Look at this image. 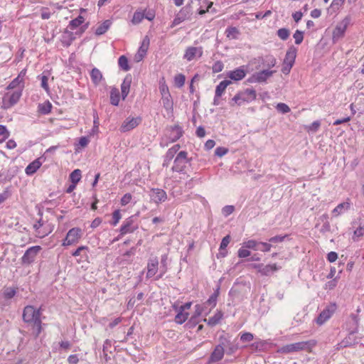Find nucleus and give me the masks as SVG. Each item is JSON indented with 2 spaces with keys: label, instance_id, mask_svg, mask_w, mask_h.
I'll list each match as a JSON object with an SVG mask.
<instances>
[{
  "label": "nucleus",
  "instance_id": "f257e3e1",
  "mask_svg": "<svg viewBox=\"0 0 364 364\" xmlns=\"http://www.w3.org/2000/svg\"><path fill=\"white\" fill-rule=\"evenodd\" d=\"M41 309H36L33 306H26L23 311V320L25 323L32 324L33 333L35 337L39 336L42 331Z\"/></svg>",
  "mask_w": 364,
  "mask_h": 364
},
{
  "label": "nucleus",
  "instance_id": "f03ea898",
  "mask_svg": "<svg viewBox=\"0 0 364 364\" xmlns=\"http://www.w3.org/2000/svg\"><path fill=\"white\" fill-rule=\"evenodd\" d=\"M315 345L316 341L314 340L301 341L283 346L278 350V352L287 354L301 350L310 351Z\"/></svg>",
  "mask_w": 364,
  "mask_h": 364
},
{
  "label": "nucleus",
  "instance_id": "7ed1b4c3",
  "mask_svg": "<svg viewBox=\"0 0 364 364\" xmlns=\"http://www.w3.org/2000/svg\"><path fill=\"white\" fill-rule=\"evenodd\" d=\"M256 91L254 89H246L237 92L230 102L231 106L235 105H241L244 102H249L256 99Z\"/></svg>",
  "mask_w": 364,
  "mask_h": 364
},
{
  "label": "nucleus",
  "instance_id": "20e7f679",
  "mask_svg": "<svg viewBox=\"0 0 364 364\" xmlns=\"http://www.w3.org/2000/svg\"><path fill=\"white\" fill-rule=\"evenodd\" d=\"M351 18L350 16H346L341 21L338 22L332 33V42L336 43L338 41L345 36L348 26L350 25Z\"/></svg>",
  "mask_w": 364,
  "mask_h": 364
},
{
  "label": "nucleus",
  "instance_id": "39448f33",
  "mask_svg": "<svg viewBox=\"0 0 364 364\" xmlns=\"http://www.w3.org/2000/svg\"><path fill=\"white\" fill-rule=\"evenodd\" d=\"M190 161L191 159L188 158V153L186 151H181L174 159V164L171 170L175 172L184 173L186 164L190 163Z\"/></svg>",
  "mask_w": 364,
  "mask_h": 364
},
{
  "label": "nucleus",
  "instance_id": "423d86ee",
  "mask_svg": "<svg viewBox=\"0 0 364 364\" xmlns=\"http://www.w3.org/2000/svg\"><path fill=\"white\" fill-rule=\"evenodd\" d=\"M41 250L42 247L39 245L32 246L28 248L21 258V264L26 266L31 265L34 262Z\"/></svg>",
  "mask_w": 364,
  "mask_h": 364
},
{
  "label": "nucleus",
  "instance_id": "0eeeda50",
  "mask_svg": "<svg viewBox=\"0 0 364 364\" xmlns=\"http://www.w3.org/2000/svg\"><path fill=\"white\" fill-rule=\"evenodd\" d=\"M82 230L80 228H73L68 232L63 241V246H70L77 244L82 237Z\"/></svg>",
  "mask_w": 364,
  "mask_h": 364
},
{
  "label": "nucleus",
  "instance_id": "6e6552de",
  "mask_svg": "<svg viewBox=\"0 0 364 364\" xmlns=\"http://www.w3.org/2000/svg\"><path fill=\"white\" fill-rule=\"evenodd\" d=\"M142 119L141 117H127L122 124L119 130L121 132H129L134 128H136L138 125L141 124Z\"/></svg>",
  "mask_w": 364,
  "mask_h": 364
},
{
  "label": "nucleus",
  "instance_id": "1a4fd4ad",
  "mask_svg": "<svg viewBox=\"0 0 364 364\" xmlns=\"http://www.w3.org/2000/svg\"><path fill=\"white\" fill-rule=\"evenodd\" d=\"M22 95L21 90H16L11 94L7 93L3 97V107L5 109H9L16 105Z\"/></svg>",
  "mask_w": 364,
  "mask_h": 364
},
{
  "label": "nucleus",
  "instance_id": "9d476101",
  "mask_svg": "<svg viewBox=\"0 0 364 364\" xmlns=\"http://www.w3.org/2000/svg\"><path fill=\"white\" fill-rule=\"evenodd\" d=\"M336 309V305L332 304L326 306L318 316L316 319V322L318 325H323L326 321H328L331 316L333 314Z\"/></svg>",
  "mask_w": 364,
  "mask_h": 364
},
{
  "label": "nucleus",
  "instance_id": "9b49d317",
  "mask_svg": "<svg viewBox=\"0 0 364 364\" xmlns=\"http://www.w3.org/2000/svg\"><path fill=\"white\" fill-rule=\"evenodd\" d=\"M151 200L156 204L165 202L167 200L166 191L161 188H152L149 192Z\"/></svg>",
  "mask_w": 364,
  "mask_h": 364
},
{
  "label": "nucleus",
  "instance_id": "f8f14e48",
  "mask_svg": "<svg viewBox=\"0 0 364 364\" xmlns=\"http://www.w3.org/2000/svg\"><path fill=\"white\" fill-rule=\"evenodd\" d=\"M275 73L274 70H263L262 71L254 73L249 79L250 82H264L268 78L272 76Z\"/></svg>",
  "mask_w": 364,
  "mask_h": 364
},
{
  "label": "nucleus",
  "instance_id": "ddd939ff",
  "mask_svg": "<svg viewBox=\"0 0 364 364\" xmlns=\"http://www.w3.org/2000/svg\"><path fill=\"white\" fill-rule=\"evenodd\" d=\"M225 346V343L224 342H222L221 343L217 345L213 351L211 353L208 363L210 364L212 363H216L220 360H221L224 356L225 354V350L224 347Z\"/></svg>",
  "mask_w": 364,
  "mask_h": 364
},
{
  "label": "nucleus",
  "instance_id": "4468645a",
  "mask_svg": "<svg viewBox=\"0 0 364 364\" xmlns=\"http://www.w3.org/2000/svg\"><path fill=\"white\" fill-rule=\"evenodd\" d=\"M203 50L201 46L200 47H193L190 46L188 47L183 55V58L187 60L188 61L193 60L196 56L200 58L203 55Z\"/></svg>",
  "mask_w": 364,
  "mask_h": 364
},
{
  "label": "nucleus",
  "instance_id": "2eb2a0df",
  "mask_svg": "<svg viewBox=\"0 0 364 364\" xmlns=\"http://www.w3.org/2000/svg\"><path fill=\"white\" fill-rule=\"evenodd\" d=\"M146 278L149 279L156 275L159 269V259L157 257H151L147 262Z\"/></svg>",
  "mask_w": 364,
  "mask_h": 364
},
{
  "label": "nucleus",
  "instance_id": "dca6fc26",
  "mask_svg": "<svg viewBox=\"0 0 364 364\" xmlns=\"http://www.w3.org/2000/svg\"><path fill=\"white\" fill-rule=\"evenodd\" d=\"M138 228L136 225L134 224V220L132 217L127 218L120 228V234L122 235L127 233H132Z\"/></svg>",
  "mask_w": 364,
  "mask_h": 364
},
{
  "label": "nucleus",
  "instance_id": "f3484780",
  "mask_svg": "<svg viewBox=\"0 0 364 364\" xmlns=\"http://www.w3.org/2000/svg\"><path fill=\"white\" fill-rule=\"evenodd\" d=\"M149 46V38L146 36L142 41L141 45L139 48L137 53L135 55L134 59L136 62L141 61L146 55Z\"/></svg>",
  "mask_w": 364,
  "mask_h": 364
},
{
  "label": "nucleus",
  "instance_id": "a211bd4d",
  "mask_svg": "<svg viewBox=\"0 0 364 364\" xmlns=\"http://www.w3.org/2000/svg\"><path fill=\"white\" fill-rule=\"evenodd\" d=\"M245 66H240L228 73L227 76L232 80L238 81L242 80L246 75Z\"/></svg>",
  "mask_w": 364,
  "mask_h": 364
},
{
  "label": "nucleus",
  "instance_id": "6ab92c4d",
  "mask_svg": "<svg viewBox=\"0 0 364 364\" xmlns=\"http://www.w3.org/2000/svg\"><path fill=\"white\" fill-rule=\"evenodd\" d=\"M132 82V77L130 74H128L125 76L124 78V80L121 85V92H122V100H125V98L127 97L131 84Z\"/></svg>",
  "mask_w": 364,
  "mask_h": 364
},
{
  "label": "nucleus",
  "instance_id": "aec40b11",
  "mask_svg": "<svg viewBox=\"0 0 364 364\" xmlns=\"http://www.w3.org/2000/svg\"><path fill=\"white\" fill-rule=\"evenodd\" d=\"M44 225H45L38 228V229L37 230H35L36 236L40 238H43L53 232L54 228V225L51 223H45Z\"/></svg>",
  "mask_w": 364,
  "mask_h": 364
},
{
  "label": "nucleus",
  "instance_id": "412c9836",
  "mask_svg": "<svg viewBox=\"0 0 364 364\" xmlns=\"http://www.w3.org/2000/svg\"><path fill=\"white\" fill-rule=\"evenodd\" d=\"M297 49L294 46H291L287 50L285 58L284 59V63H288L289 65H294L296 57Z\"/></svg>",
  "mask_w": 364,
  "mask_h": 364
},
{
  "label": "nucleus",
  "instance_id": "4be33fe9",
  "mask_svg": "<svg viewBox=\"0 0 364 364\" xmlns=\"http://www.w3.org/2000/svg\"><path fill=\"white\" fill-rule=\"evenodd\" d=\"M353 227L355 228L353 232V239L360 237L364 235V221L361 218L353 223Z\"/></svg>",
  "mask_w": 364,
  "mask_h": 364
},
{
  "label": "nucleus",
  "instance_id": "5701e85b",
  "mask_svg": "<svg viewBox=\"0 0 364 364\" xmlns=\"http://www.w3.org/2000/svg\"><path fill=\"white\" fill-rule=\"evenodd\" d=\"M90 75L92 82L95 86L99 85L101 81L104 79L102 72L97 68H94L91 70Z\"/></svg>",
  "mask_w": 364,
  "mask_h": 364
},
{
  "label": "nucleus",
  "instance_id": "b1692460",
  "mask_svg": "<svg viewBox=\"0 0 364 364\" xmlns=\"http://www.w3.org/2000/svg\"><path fill=\"white\" fill-rule=\"evenodd\" d=\"M41 165L42 163L40 161V158L36 159L27 166L25 172L28 176H31L37 171Z\"/></svg>",
  "mask_w": 364,
  "mask_h": 364
},
{
  "label": "nucleus",
  "instance_id": "393cba45",
  "mask_svg": "<svg viewBox=\"0 0 364 364\" xmlns=\"http://www.w3.org/2000/svg\"><path fill=\"white\" fill-rule=\"evenodd\" d=\"M163 107L166 109L168 114H173V101L171 97V95H167L161 97Z\"/></svg>",
  "mask_w": 364,
  "mask_h": 364
},
{
  "label": "nucleus",
  "instance_id": "a878e982",
  "mask_svg": "<svg viewBox=\"0 0 364 364\" xmlns=\"http://www.w3.org/2000/svg\"><path fill=\"white\" fill-rule=\"evenodd\" d=\"M183 131L179 125H174L171 127V134H170V139L172 142L176 141L179 139L183 135Z\"/></svg>",
  "mask_w": 364,
  "mask_h": 364
},
{
  "label": "nucleus",
  "instance_id": "bb28decb",
  "mask_svg": "<svg viewBox=\"0 0 364 364\" xmlns=\"http://www.w3.org/2000/svg\"><path fill=\"white\" fill-rule=\"evenodd\" d=\"M280 269L279 267L277 265V264H267L262 266V269L260 270V274L262 276H270L274 272H277Z\"/></svg>",
  "mask_w": 364,
  "mask_h": 364
},
{
  "label": "nucleus",
  "instance_id": "cd10ccee",
  "mask_svg": "<svg viewBox=\"0 0 364 364\" xmlns=\"http://www.w3.org/2000/svg\"><path fill=\"white\" fill-rule=\"evenodd\" d=\"M75 37L73 32L65 29L62 36V43L65 47H69Z\"/></svg>",
  "mask_w": 364,
  "mask_h": 364
},
{
  "label": "nucleus",
  "instance_id": "c85d7f7f",
  "mask_svg": "<svg viewBox=\"0 0 364 364\" xmlns=\"http://www.w3.org/2000/svg\"><path fill=\"white\" fill-rule=\"evenodd\" d=\"M231 84V81L228 80H225L220 82L215 88V94L217 97H221L223 94L225 92L227 87Z\"/></svg>",
  "mask_w": 364,
  "mask_h": 364
},
{
  "label": "nucleus",
  "instance_id": "c756f323",
  "mask_svg": "<svg viewBox=\"0 0 364 364\" xmlns=\"http://www.w3.org/2000/svg\"><path fill=\"white\" fill-rule=\"evenodd\" d=\"M120 93L117 87H112L110 91V103L114 106L119 105Z\"/></svg>",
  "mask_w": 364,
  "mask_h": 364
},
{
  "label": "nucleus",
  "instance_id": "7c9ffc66",
  "mask_svg": "<svg viewBox=\"0 0 364 364\" xmlns=\"http://www.w3.org/2000/svg\"><path fill=\"white\" fill-rule=\"evenodd\" d=\"M112 25L110 20H105L102 24H100L95 31L97 36H101L105 33Z\"/></svg>",
  "mask_w": 364,
  "mask_h": 364
},
{
  "label": "nucleus",
  "instance_id": "2f4dec72",
  "mask_svg": "<svg viewBox=\"0 0 364 364\" xmlns=\"http://www.w3.org/2000/svg\"><path fill=\"white\" fill-rule=\"evenodd\" d=\"M240 33L238 28L234 26L228 27L225 30L226 37L229 39H237Z\"/></svg>",
  "mask_w": 364,
  "mask_h": 364
},
{
  "label": "nucleus",
  "instance_id": "473e14b6",
  "mask_svg": "<svg viewBox=\"0 0 364 364\" xmlns=\"http://www.w3.org/2000/svg\"><path fill=\"white\" fill-rule=\"evenodd\" d=\"M167 259L168 256L167 255H163L161 258V273L156 277V280H159L161 279L164 276V274L167 272Z\"/></svg>",
  "mask_w": 364,
  "mask_h": 364
},
{
  "label": "nucleus",
  "instance_id": "72a5a7b5",
  "mask_svg": "<svg viewBox=\"0 0 364 364\" xmlns=\"http://www.w3.org/2000/svg\"><path fill=\"white\" fill-rule=\"evenodd\" d=\"M223 314L222 313V311H218L214 314L213 316L210 317L208 319L207 323L209 326H214L217 325L220 321V320L223 318Z\"/></svg>",
  "mask_w": 364,
  "mask_h": 364
},
{
  "label": "nucleus",
  "instance_id": "f704fd0d",
  "mask_svg": "<svg viewBox=\"0 0 364 364\" xmlns=\"http://www.w3.org/2000/svg\"><path fill=\"white\" fill-rule=\"evenodd\" d=\"M220 293V287H218L216 290L210 296L206 301L205 304L210 306L212 308L215 307L217 304V299Z\"/></svg>",
  "mask_w": 364,
  "mask_h": 364
},
{
  "label": "nucleus",
  "instance_id": "c9c22d12",
  "mask_svg": "<svg viewBox=\"0 0 364 364\" xmlns=\"http://www.w3.org/2000/svg\"><path fill=\"white\" fill-rule=\"evenodd\" d=\"M38 215L40 218L36 220V222L33 225L34 230H37L38 229V228L45 225V223H49L48 220H45L43 218V210L41 208H38Z\"/></svg>",
  "mask_w": 364,
  "mask_h": 364
},
{
  "label": "nucleus",
  "instance_id": "e433bc0d",
  "mask_svg": "<svg viewBox=\"0 0 364 364\" xmlns=\"http://www.w3.org/2000/svg\"><path fill=\"white\" fill-rule=\"evenodd\" d=\"M52 104L49 101L44 103L39 104L38 106V111L43 114H48L51 112Z\"/></svg>",
  "mask_w": 364,
  "mask_h": 364
},
{
  "label": "nucleus",
  "instance_id": "4c0bfd02",
  "mask_svg": "<svg viewBox=\"0 0 364 364\" xmlns=\"http://www.w3.org/2000/svg\"><path fill=\"white\" fill-rule=\"evenodd\" d=\"M119 67L124 71H128L131 69L127 58L125 55H121L118 59Z\"/></svg>",
  "mask_w": 364,
  "mask_h": 364
},
{
  "label": "nucleus",
  "instance_id": "58836bf2",
  "mask_svg": "<svg viewBox=\"0 0 364 364\" xmlns=\"http://www.w3.org/2000/svg\"><path fill=\"white\" fill-rule=\"evenodd\" d=\"M200 5V9L199 10V14L203 15L208 11L209 9L213 6V2L208 0H198Z\"/></svg>",
  "mask_w": 364,
  "mask_h": 364
},
{
  "label": "nucleus",
  "instance_id": "ea45409f",
  "mask_svg": "<svg viewBox=\"0 0 364 364\" xmlns=\"http://www.w3.org/2000/svg\"><path fill=\"white\" fill-rule=\"evenodd\" d=\"M243 247L247 249H251L253 250H259V242H257L255 240H249L242 243Z\"/></svg>",
  "mask_w": 364,
  "mask_h": 364
},
{
  "label": "nucleus",
  "instance_id": "a19ab883",
  "mask_svg": "<svg viewBox=\"0 0 364 364\" xmlns=\"http://www.w3.org/2000/svg\"><path fill=\"white\" fill-rule=\"evenodd\" d=\"M350 208V203L348 202L341 203L338 204L333 210V213L336 215H338L343 212V210H346Z\"/></svg>",
  "mask_w": 364,
  "mask_h": 364
},
{
  "label": "nucleus",
  "instance_id": "79ce46f5",
  "mask_svg": "<svg viewBox=\"0 0 364 364\" xmlns=\"http://www.w3.org/2000/svg\"><path fill=\"white\" fill-rule=\"evenodd\" d=\"M81 171L80 169H75L70 174V179L72 183L77 184L81 179Z\"/></svg>",
  "mask_w": 364,
  "mask_h": 364
},
{
  "label": "nucleus",
  "instance_id": "37998d69",
  "mask_svg": "<svg viewBox=\"0 0 364 364\" xmlns=\"http://www.w3.org/2000/svg\"><path fill=\"white\" fill-rule=\"evenodd\" d=\"M84 18L82 16H78L77 18L71 20L69 23V27L70 29L74 30L80 26L84 22Z\"/></svg>",
  "mask_w": 364,
  "mask_h": 364
},
{
  "label": "nucleus",
  "instance_id": "c03bdc74",
  "mask_svg": "<svg viewBox=\"0 0 364 364\" xmlns=\"http://www.w3.org/2000/svg\"><path fill=\"white\" fill-rule=\"evenodd\" d=\"M188 316V313H184L183 311L179 310L175 316L174 321L178 324H182L187 320Z\"/></svg>",
  "mask_w": 364,
  "mask_h": 364
},
{
  "label": "nucleus",
  "instance_id": "a18cd8bd",
  "mask_svg": "<svg viewBox=\"0 0 364 364\" xmlns=\"http://www.w3.org/2000/svg\"><path fill=\"white\" fill-rule=\"evenodd\" d=\"M204 307L200 304L195 306V311L193 315L191 316L190 321L197 322V318L203 314Z\"/></svg>",
  "mask_w": 364,
  "mask_h": 364
},
{
  "label": "nucleus",
  "instance_id": "49530a36",
  "mask_svg": "<svg viewBox=\"0 0 364 364\" xmlns=\"http://www.w3.org/2000/svg\"><path fill=\"white\" fill-rule=\"evenodd\" d=\"M17 87H20V90H21L22 91V89L24 87V84H23V82L21 81V79H19L17 77L16 78H14L11 82L10 84L9 85L7 89H14Z\"/></svg>",
  "mask_w": 364,
  "mask_h": 364
},
{
  "label": "nucleus",
  "instance_id": "de8ad7c7",
  "mask_svg": "<svg viewBox=\"0 0 364 364\" xmlns=\"http://www.w3.org/2000/svg\"><path fill=\"white\" fill-rule=\"evenodd\" d=\"M87 251L88 247L87 246H80L78 248H77L73 253L72 255L74 257H77L79 255H82L84 257H87Z\"/></svg>",
  "mask_w": 364,
  "mask_h": 364
},
{
  "label": "nucleus",
  "instance_id": "09e8293b",
  "mask_svg": "<svg viewBox=\"0 0 364 364\" xmlns=\"http://www.w3.org/2000/svg\"><path fill=\"white\" fill-rule=\"evenodd\" d=\"M277 35L281 40L286 41L290 36V31L288 28H282L277 31Z\"/></svg>",
  "mask_w": 364,
  "mask_h": 364
},
{
  "label": "nucleus",
  "instance_id": "8fccbe9b",
  "mask_svg": "<svg viewBox=\"0 0 364 364\" xmlns=\"http://www.w3.org/2000/svg\"><path fill=\"white\" fill-rule=\"evenodd\" d=\"M144 18V12H141V11H136L134 13V15H133V17L132 19V22L133 24L136 25V24L140 23Z\"/></svg>",
  "mask_w": 364,
  "mask_h": 364
},
{
  "label": "nucleus",
  "instance_id": "3c124183",
  "mask_svg": "<svg viewBox=\"0 0 364 364\" xmlns=\"http://www.w3.org/2000/svg\"><path fill=\"white\" fill-rule=\"evenodd\" d=\"M179 149H180L179 144H176V145L173 146L171 148H170L166 154V159L168 161L171 160L174 157V155L176 154V153L179 150Z\"/></svg>",
  "mask_w": 364,
  "mask_h": 364
},
{
  "label": "nucleus",
  "instance_id": "603ef678",
  "mask_svg": "<svg viewBox=\"0 0 364 364\" xmlns=\"http://www.w3.org/2000/svg\"><path fill=\"white\" fill-rule=\"evenodd\" d=\"M16 294V289L15 288L8 287L6 288L3 292V296L6 299H10L13 298Z\"/></svg>",
  "mask_w": 364,
  "mask_h": 364
},
{
  "label": "nucleus",
  "instance_id": "864d4df0",
  "mask_svg": "<svg viewBox=\"0 0 364 364\" xmlns=\"http://www.w3.org/2000/svg\"><path fill=\"white\" fill-rule=\"evenodd\" d=\"M186 77L183 74H178L174 77V83L177 87H181L184 85Z\"/></svg>",
  "mask_w": 364,
  "mask_h": 364
},
{
  "label": "nucleus",
  "instance_id": "5fc2aeb1",
  "mask_svg": "<svg viewBox=\"0 0 364 364\" xmlns=\"http://www.w3.org/2000/svg\"><path fill=\"white\" fill-rule=\"evenodd\" d=\"M177 14H181L180 17H184V21L191 14V6L188 4L181 9Z\"/></svg>",
  "mask_w": 364,
  "mask_h": 364
},
{
  "label": "nucleus",
  "instance_id": "6e6d98bb",
  "mask_svg": "<svg viewBox=\"0 0 364 364\" xmlns=\"http://www.w3.org/2000/svg\"><path fill=\"white\" fill-rule=\"evenodd\" d=\"M9 136V132L6 126L0 124V144L4 141Z\"/></svg>",
  "mask_w": 364,
  "mask_h": 364
},
{
  "label": "nucleus",
  "instance_id": "4d7b16f0",
  "mask_svg": "<svg viewBox=\"0 0 364 364\" xmlns=\"http://www.w3.org/2000/svg\"><path fill=\"white\" fill-rule=\"evenodd\" d=\"M276 109L277 110V112L282 114H287L291 110L287 104L283 102L278 103L276 106Z\"/></svg>",
  "mask_w": 364,
  "mask_h": 364
},
{
  "label": "nucleus",
  "instance_id": "13d9d810",
  "mask_svg": "<svg viewBox=\"0 0 364 364\" xmlns=\"http://www.w3.org/2000/svg\"><path fill=\"white\" fill-rule=\"evenodd\" d=\"M226 343H227V344H225V346H228V349H227L228 355H232L237 350V349H238L237 344H232L229 341H226Z\"/></svg>",
  "mask_w": 364,
  "mask_h": 364
},
{
  "label": "nucleus",
  "instance_id": "bf43d9fd",
  "mask_svg": "<svg viewBox=\"0 0 364 364\" xmlns=\"http://www.w3.org/2000/svg\"><path fill=\"white\" fill-rule=\"evenodd\" d=\"M224 68V64L221 60H218L214 63L212 66V71L213 73L221 72Z\"/></svg>",
  "mask_w": 364,
  "mask_h": 364
},
{
  "label": "nucleus",
  "instance_id": "052dcab7",
  "mask_svg": "<svg viewBox=\"0 0 364 364\" xmlns=\"http://www.w3.org/2000/svg\"><path fill=\"white\" fill-rule=\"evenodd\" d=\"M293 37L295 40V43L296 45H299L304 40V33L299 30H296L294 33Z\"/></svg>",
  "mask_w": 364,
  "mask_h": 364
},
{
  "label": "nucleus",
  "instance_id": "680f3d73",
  "mask_svg": "<svg viewBox=\"0 0 364 364\" xmlns=\"http://www.w3.org/2000/svg\"><path fill=\"white\" fill-rule=\"evenodd\" d=\"M122 218L120 210H115L112 213V221L111 224L113 226H116Z\"/></svg>",
  "mask_w": 364,
  "mask_h": 364
},
{
  "label": "nucleus",
  "instance_id": "e2e57ef3",
  "mask_svg": "<svg viewBox=\"0 0 364 364\" xmlns=\"http://www.w3.org/2000/svg\"><path fill=\"white\" fill-rule=\"evenodd\" d=\"M251 252L247 248L243 247V246L240 248L237 251V256L240 258H245L250 256Z\"/></svg>",
  "mask_w": 364,
  "mask_h": 364
},
{
  "label": "nucleus",
  "instance_id": "0e129e2a",
  "mask_svg": "<svg viewBox=\"0 0 364 364\" xmlns=\"http://www.w3.org/2000/svg\"><path fill=\"white\" fill-rule=\"evenodd\" d=\"M228 152V149L223 146H218L215 150V155L218 157H222Z\"/></svg>",
  "mask_w": 364,
  "mask_h": 364
},
{
  "label": "nucleus",
  "instance_id": "69168bd1",
  "mask_svg": "<svg viewBox=\"0 0 364 364\" xmlns=\"http://www.w3.org/2000/svg\"><path fill=\"white\" fill-rule=\"evenodd\" d=\"M272 245L269 242H259V251L267 252H269Z\"/></svg>",
  "mask_w": 364,
  "mask_h": 364
},
{
  "label": "nucleus",
  "instance_id": "338daca9",
  "mask_svg": "<svg viewBox=\"0 0 364 364\" xmlns=\"http://www.w3.org/2000/svg\"><path fill=\"white\" fill-rule=\"evenodd\" d=\"M253 338H254L253 334L250 332L243 333L240 336V340L242 342H250V341H252Z\"/></svg>",
  "mask_w": 364,
  "mask_h": 364
},
{
  "label": "nucleus",
  "instance_id": "774afa93",
  "mask_svg": "<svg viewBox=\"0 0 364 364\" xmlns=\"http://www.w3.org/2000/svg\"><path fill=\"white\" fill-rule=\"evenodd\" d=\"M286 237H287V235H284V236L276 235V236L270 237L268 240V241L269 242V243H279V242H282L284 240Z\"/></svg>",
  "mask_w": 364,
  "mask_h": 364
}]
</instances>
